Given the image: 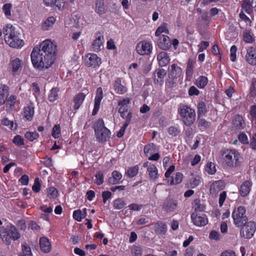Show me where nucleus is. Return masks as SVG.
I'll use <instances>...</instances> for the list:
<instances>
[{
	"label": "nucleus",
	"instance_id": "nucleus-1",
	"mask_svg": "<svg viewBox=\"0 0 256 256\" xmlns=\"http://www.w3.org/2000/svg\"><path fill=\"white\" fill-rule=\"evenodd\" d=\"M56 42L50 39H46L39 46L34 47L30 54L34 67L43 70L51 66L56 59Z\"/></svg>",
	"mask_w": 256,
	"mask_h": 256
},
{
	"label": "nucleus",
	"instance_id": "nucleus-17",
	"mask_svg": "<svg viewBox=\"0 0 256 256\" xmlns=\"http://www.w3.org/2000/svg\"><path fill=\"white\" fill-rule=\"evenodd\" d=\"M34 104L32 103L28 104L24 108L23 116L26 120H31L34 114Z\"/></svg>",
	"mask_w": 256,
	"mask_h": 256
},
{
	"label": "nucleus",
	"instance_id": "nucleus-27",
	"mask_svg": "<svg viewBox=\"0 0 256 256\" xmlns=\"http://www.w3.org/2000/svg\"><path fill=\"white\" fill-rule=\"evenodd\" d=\"M182 72V70L177 65L172 64L170 68L169 76L172 78H174L179 76Z\"/></svg>",
	"mask_w": 256,
	"mask_h": 256
},
{
	"label": "nucleus",
	"instance_id": "nucleus-33",
	"mask_svg": "<svg viewBox=\"0 0 256 256\" xmlns=\"http://www.w3.org/2000/svg\"><path fill=\"white\" fill-rule=\"evenodd\" d=\"M1 122L3 126H6L8 128L12 130H14L17 128L16 124L14 123L12 120H10L6 118H4L2 120Z\"/></svg>",
	"mask_w": 256,
	"mask_h": 256
},
{
	"label": "nucleus",
	"instance_id": "nucleus-60",
	"mask_svg": "<svg viewBox=\"0 0 256 256\" xmlns=\"http://www.w3.org/2000/svg\"><path fill=\"white\" fill-rule=\"evenodd\" d=\"M138 172V168L137 166H134L130 168L126 172V174L130 177L135 176Z\"/></svg>",
	"mask_w": 256,
	"mask_h": 256
},
{
	"label": "nucleus",
	"instance_id": "nucleus-54",
	"mask_svg": "<svg viewBox=\"0 0 256 256\" xmlns=\"http://www.w3.org/2000/svg\"><path fill=\"white\" fill-rule=\"evenodd\" d=\"M237 48L236 46H232L230 49V58L232 62H235L236 60Z\"/></svg>",
	"mask_w": 256,
	"mask_h": 256
},
{
	"label": "nucleus",
	"instance_id": "nucleus-9",
	"mask_svg": "<svg viewBox=\"0 0 256 256\" xmlns=\"http://www.w3.org/2000/svg\"><path fill=\"white\" fill-rule=\"evenodd\" d=\"M22 60L18 58H16L10 62L8 70L12 76L18 75L22 70Z\"/></svg>",
	"mask_w": 256,
	"mask_h": 256
},
{
	"label": "nucleus",
	"instance_id": "nucleus-24",
	"mask_svg": "<svg viewBox=\"0 0 256 256\" xmlns=\"http://www.w3.org/2000/svg\"><path fill=\"white\" fill-rule=\"evenodd\" d=\"M95 11L99 15L104 14L106 10L103 0H96L95 3Z\"/></svg>",
	"mask_w": 256,
	"mask_h": 256
},
{
	"label": "nucleus",
	"instance_id": "nucleus-47",
	"mask_svg": "<svg viewBox=\"0 0 256 256\" xmlns=\"http://www.w3.org/2000/svg\"><path fill=\"white\" fill-rule=\"evenodd\" d=\"M194 64L192 60H189L188 64L186 68V78L190 79L192 76L193 72Z\"/></svg>",
	"mask_w": 256,
	"mask_h": 256
},
{
	"label": "nucleus",
	"instance_id": "nucleus-50",
	"mask_svg": "<svg viewBox=\"0 0 256 256\" xmlns=\"http://www.w3.org/2000/svg\"><path fill=\"white\" fill-rule=\"evenodd\" d=\"M208 238L211 240L218 241L221 239V236L218 232L212 230L209 234Z\"/></svg>",
	"mask_w": 256,
	"mask_h": 256
},
{
	"label": "nucleus",
	"instance_id": "nucleus-23",
	"mask_svg": "<svg viewBox=\"0 0 256 256\" xmlns=\"http://www.w3.org/2000/svg\"><path fill=\"white\" fill-rule=\"evenodd\" d=\"M40 244L41 250L44 252H48L50 251L51 245L49 240L46 238H41L40 240Z\"/></svg>",
	"mask_w": 256,
	"mask_h": 256
},
{
	"label": "nucleus",
	"instance_id": "nucleus-37",
	"mask_svg": "<svg viewBox=\"0 0 256 256\" xmlns=\"http://www.w3.org/2000/svg\"><path fill=\"white\" fill-rule=\"evenodd\" d=\"M86 209L84 208L82 211L77 210L74 212L73 218L78 222H81L82 219L86 216Z\"/></svg>",
	"mask_w": 256,
	"mask_h": 256
},
{
	"label": "nucleus",
	"instance_id": "nucleus-39",
	"mask_svg": "<svg viewBox=\"0 0 256 256\" xmlns=\"http://www.w3.org/2000/svg\"><path fill=\"white\" fill-rule=\"evenodd\" d=\"M148 172L149 176L151 179H155L158 177V170L154 165L152 164L148 166Z\"/></svg>",
	"mask_w": 256,
	"mask_h": 256
},
{
	"label": "nucleus",
	"instance_id": "nucleus-5",
	"mask_svg": "<svg viewBox=\"0 0 256 256\" xmlns=\"http://www.w3.org/2000/svg\"><path fill=\"white\" fill-rule=\"evenodd\" d=\"M94 129L95 136L98 142H103L110 138V132L104 126L102 120H98L96 122Z\"/></svg>",
	"mask_w": 256,
	"mask_h": 256
},
{
	"label": "nucleus",
	"instance_id": "nucleus-59",
	"mask_svg": "<svg viewBox=\"0 0 256 256\" xmlns=\"http://www.w3.org/2000/svg\"><path fill=\"white\" fill-rule=\"evenodd\" d=\"M13 142L18 146H22L24 144V140L22 137L20 135H17L14 137L12 140Z\"/></svg>",
	"mask_w": 256,
	"mask_h": 256
},
{
	"label": "nucleus",
	"instance_id": "nucleus-8",
	"mask_svg": "<svg viewBox=\"0 0 256 256\" xmlns=\"http://www.w3.org/2000/svg\"><path fill=\"white\" fill-rule=\"evenodd\" d=\"M136 50V52L140 55H148L152 51V45L150 42L142 40L137 44Z\"/></svg>",
	"mask_w": 256,
	"mask_h": 256
},
{
	"label": "nucleus",
	"instance_id": "nucleus-16",
	"mask_svg": "<svg viewBox=\"0 0 256 256\" xmlns=\"http://www.w3.org/2000/svg\"><path fill=\"white\" fill-rule=\"evenodd\" d=\"M246 59L250 64L256 66V49L252 47L248 49Z\"/></svg>",
	"mask_w": 256,
	"mask_h": 256
},
{
	"label": "nucleus",
	"instance_id": "nucleus-18",
	"mask_svg": "<svg viewBox=\"0 0 256 256\" xmlns=\"http://www.w3.org/2000/svg\"><path fill=\"white\" fill-rule=\"evenodd\" d=\"M9 94V88L8 86L0 84V106H2L6 101Z\"/></svg>",
	"mask_w": 256,
	"mask_h": 256
},
{
	"label": "nucleus",
	"instance_id": "nucleus-55",
	"mask_svg": "<svg viewBox=\"0 0 256 256\" xmlns=\"http://www.w3.org/2000/svg\"><path fill=\"white\" fill-rule=\"evenodd\" d=\"M239 141L244 144H248L249 141L248 136L244 132L240 133L238 136Z\"/></svg>",
	"mask_w": 256,
	"mask_h": 256
},
{
	"label": "nucleus",
	"instance_id": "nucleus-41",
	"mask_svg": "<svg viewBox=\"0 0 256 256\" xmlns=\"http://www.w3.org/2000/svg\"><path fill=\"white\" fill-rule=\"evenodd\" d=\"M208 78L204 76L199 77L195 84L200 88H204L208 84Z\"/></svg>",
	"mask_w": 256,
	"mask_h": 256
},
{
	"label": "nucleus",
	"instance_id": "nucleus-52",
	"mask_svg": "<svg viewBox=\"0 0 256 256\" xmlns=\"http://www.w3.org/2000/svg\"><path fill=\"white\" fill-rule=\"evenodd\" d=\"M94 182L98 185H100L104 182V175L102 172H98L95 175Z\"/></svg>",
	"mask_w": 256,
	"mask_h": 256
},
{
	"label": "nucleus",
	"instance_id": "nucleus-34",
	"mask_svg": "<svg viewBox=\"0 0 256 256\" xmlns=\"http://www.w3.org/2000/svg\"><path fill=\"white\" fill-rule=\"evenodd\" d=\"M166 72V71L162 68L158 69L155 75L154 80L158 84H161L163 82V80Z\"/></svg>",
	"mask_w": 256,
	"mask_h": 256
},
{
	"label": "nucleus",
	"instance_id": "nucleus-6",
	"mask_svg": "<svg viewBox=\"0 0 256 256\" xmlns=\"http://www.w3.org/2000/svg\"><path fill=\"white\" fill-rule=\"evenodd\" d=\"M232 218L236 226L240 227L243 226L248 220L246 208L243 206L236 208L232 212Z\"/></svg>",
	"mask_w": 256,
	"mask_h": 256
},
{
	"label": "nucleus",
	"instance_id": "nucleus-62",
	"mask_svg": "<svg viewBox=\"0 0 256 256\" xmlns=\"http://www.w3.org/2000/svg\"><path fill=\"white\" fill-rule=\"evenodd\" d=\"M240 18L244 20L246 23V24L248 26L250 27L251 26H252V21L250 19V18L248 17L244 12H241L240 13Z\"/></svg>",
	"mask_w": 256,
	"mask_h": 256
},
{
	"label": "nucleus",
	"instance_id": "nucleus-4",
	"mask_svg": "<svg viewBox=\"0 0 256 256\" xmlns=\"http://www.w3.org/2000/svg\"><path fill=\"white\" fill-rule=\"evenodd\" d=\"M0 236L4 244L9 245L12 240H16L20 235L15 226L12 224H8L6 228L0 229Z\"/></svg>",
	"mask_w": 256,
	"mask_h": 256
},
{
	"label": "nucleus",
	"instance_id": "nucleus-58",
	"mask_svg": "<svg viewBox=\"0 0 256 256\" xmlns=\"http://www.w3.org/2000/svg\"><path fill=\"white\" fill-rule=\"evenodd\" d=\"M248 144L252 149L256 150V133L250 136V141Z\"/></svg>",
	"mask_w": 256,
	"mask_h": 256
},
{
	"label": "nucleus",
	"instance_id": "nucleus-20",
	"mask_svg": "<svg viewBox=\"0 0 256 256\" xmlns=\"http://www.w3.org/2000/svg\"><path fill=\"white\" fill-rule=\"evenodd\" d=\"M56 22V18L54 16L47 18L41 24V28L44 30H48L52 28Z\"/></svg>",
	"mask_w": 256,
	"mask_h": 256
},
{
	"label": "nucleus",
	"instance_id": "nucleus-61",
	"mask_svg": "<svg viewBox=\"0 0 256 256\" xmlns=\"http://www.w3.org/2000/svg\"><path fill=\"white\" fill-rule=\"evenodd\" d=\"M32 190L36 192H38L40 190V184L38 178L34 180V182L32 186Z\"/></svg>",
	"mask_w": 256,
	"mask_h": 256
},
{
	"label": "nucleus",
	"instance_id": "nucleus-56",
	"mask_svg": "<svg viewBox=\"0 0 256 256\" xmlns=\"http://www.w3.org/2000/svg\"><path fill=\"white\" fill-rule=\"evenodd\" d=\"M22 252L20 254V256H32V254L30 247L23 245L22 246Z\"/></svg>",
	"mask_w": 256,
	"mask_h": 256
},
{
	"label": "nucleus",
	"instance_id": "nucleus-3",
	"mask_svg": "<svg viewBox=\"0 0 256 256\" xmlns=\"http://www.w3.org/2000/svg\"><path fill=\"white\" fill-rule=\"evenodd\" d=\"M4 40L10 47L21 48L24 44L23 40L20 38L15 28L11 24H8L4 28Z\"/></svg>",
	"mask_w": 256,
	"mask_h": 256
},
{
	"label": "nucleus",
	"instance_id": "nucleus-36",
	"mask_svg": "<svg viewBox=\"0 0 256 256\" xmlns=\"http://www.w3.org/2000/svg\"><path fill=\"white\" fill-rule=\"evenodd\" d=\"M144 154L148 156L157 152L158 148L154 144H150L144 146Z\"/></svg>",
	"mask_w": 256,
	"mask_h": 256
},
{
	"label": "nucleus",
	"instance_id": "nucleus-29",
	"mask_svg": "<svg viewBox=\"0 0 256 256\" xmlns=\"http://www.w3.org/2000/svg\"><path fill=\"white\" fill-rule=\"evenodd\" d=\"M243 40L247 44H252L254 41V35L251 32V30H246L242 34Z\"/></svg>",
	"mask_w": 256,
	"mask_h": 256
},
{
	"label": "nucleus",
	"instance_id": "nucleus-35",
	"mask_svg": "<svg viewBox=\"0 0 256 256\" xmlns=\"http://www.w3.org/2000/svg\"><path fill=\"white\" fill-rule=\"evenodd\" d=\"M234 126L235 128L238 130L244 128V120L242 116L239 115L236 116L234 121Z\"/></svg>",
	"mask_w": 256,
	"mask_h": 256
},
{
	"label": "nucleus",
	"instance_id": "nucleus-40",
	"mask_svg": "<svg viewBox=\"0 0 256 256\" xmlns=\"http://www.w3.org/2000/svg\"><path fill=\"white\" fill-rule=\"evenodd\" d=\"M12 5L10 3H7L4 4L2 8V11L5 16L10 19L12 17L11 10L12 9Z\"/></svg>",
	"mask_w": 256,
	"mask_h": 256
},
{
	"label": "nucleus",
	"instance_id": "nucleus-44",
	"mask_svg": "<svg viewBox=\"0 0 256 256\" xmlns=\"http://www.w3.org/2000/svg\"><path fill=\"white\" fill-rule=\"evenodd\" d=\"M47 196L50 198H56L58 196V192L54 188H49L47 189Z\"/></svg>",
	"mask_w": 256,
	"mask_h": 256
},
{
	"label": "nucleus",
	"instance_id": "nucleus-13",
	"mask_svg": "<svg viewBox=\"0 0 256 256\" xmlns=\"http://www.w3.org/2000/svg\"><path fill=\"white\" fill-rule=\"evenodd\" d=\"M224 188V184L222 180L214 181L210 185V193L212 196H216Z\"/></svg>",
	"mask_w": 256,
	"mask_h": 256
},
{
	"label": "nucleus",
	"instance_id": "nucleus-53",
	"mask_svg": "<svg viewBox=\"0 0 256 256\" xmlns=\"http://www.w3.org/2000/svg\"><path fill=\"white\" fill-rule=\"evenodd\" d=\"M58 97V90L56 88H52L48 96L49 100L52 102L57 100Z\"/></svg>",
	"mask_w": 256,
	"mask_h": 256
},
{
	"label": "nucleus",
	"instance_id": "nucleus-45",
	"mask_svg": "<svg viewBox=\"0 0 256 256\" xmlns=\"http://www.w3.org/2000/svg\"><path fill=\"white\" fill-rule=\"evenodd\" d=\"M202 181V178L198 176H196L192 178L190 181V186L194 188L200 184Z\"/></svg>",
	"mask_w": 256,
	"mask_h": 256
},
{
	"label": "nucleus",
	"instance_id": "nucleus-15",
	"mask_svg": "<svg viewBox=\"0 0 256 256\" xmlns=\"http://www.w3.org/2000/svg\"><path fill=\"white\" fill-rule=\"evenodd\" d=\"M158 38V46L164 50H168L171 46V41L170 38L166 35H162Z\"/></svg>",
	"mask_w": 256,
	"mask_h": 256
},
{
	"label": "nucleus",
	"instance_id": "nucleus-14",
	"mask_svg": "<svg viewBox=\"0 0 256 256\" xmlns=\"http://www.w3.org/2000/svg\"><path fill=\"white\" fill-rule=\"evenodd\" d=\"M103 98V92L101 88H98L96 90V96L94 98V108L92 112V115L96 114L100 107L101 100Z\"/></svg>",
	"mask_w": 256,
	"mask_h": 256
},
{
	"label": "nucleus",
	"instance_id": "nucleus-21",
	"mask_svg": "<svg viewBox=\"0 0 256 256\" xmlns=\"http://www.w3.org/2000/svg\"><path fill=\"white\" fill-rule=\"evenodd\" d=\"M44 2L46 6H56L58 10H62L64 6V0H44Z\"/></svg>",
	"mask_w": 256,
	"mask_h": 256
},
{
	"label": "nucleus",
	"instance_id": "nucleus-63",
	"mask_svg": "<svg viewBox=\"0 0 256 256\" xmlns=\"http://www.w3.org/2000/svg\"><path fill=\"white\" fill-rule=\"evenodd\" d=\"M132 252L136 256H140L142 254V249L138 246H134L132 248Z\"/></svg>",
	"mask_w": 256,
	"mask_h": 256
},
{
	"label": "nucleus",
	"instance_id": "nucleus-28",
	"mask_svg": "<svg viewBox=\"0 0 256 256\" xmlns=\"http://www.w3.org/2000/svg\"><path fill=\"white\" fill-rule=\"evenodd\" d=\"M169 34V30L168 25L166 24H162L156 30L155 36L157 37H160L162 35H166Z\"/></svg>",
	"mask_w": 256,
	"mask_h": 256
},
{
	"label": "nucleus",
	"instance_id": "nucleus-30",
	"mask_svg": "<svg viewBox=\"0 0 256 256\" xmlns=\"http://www.w3.org/2000/svg\"><path fill=\"white\" fill-rule=\"evenodd\" d=\"M104 36L100 34L98 36L92 44V48L94 51L97 52L100 50L101 46L104 43Z\"/></svg>",
	"mask_w": 256,
	"mask_h": 256
},
{
	"label": "nucleus",
	"instance_id": "nucleus-42",
	"mask_svg": "<svg viewBox=\"0 0 256 256\" xmlns=\"http://www.w3.org/2000/svg\"><path fill=\"white\" fill-rule=\"evenodd\" d=\"M252 0H244L242 4V8L248 13L252 12Z\"/></svg>",
	"mask_w": 256,
	"mask_h": 256
},
{
	"label": "nucleus",
	"instance_id": "nucleus-7",
	"mask_svg": "<svg viewBox=\"0 0 256 256\" xmlns=\"http://www.w3.org/2000/svg\"><path fill=\"white\" fill-rule=\"evenodd\" d=\"M178 112L186 125L190 126L195 120V111L190 107L183 105L180 107Z\"/></svg>",
	"mask_w": 256,
	"mask_h": 256
},
{
	"label": "nucleus",
	"instance_id": "nucleus-22",
	"mask_svg": "<svg viewBox=\"0 0 256 256\" xmlns=\"http://www.w3.org/2000/svg\"><path fill=\"white\" fill-rule=\"evenodd\" d=\"M157 59L158 61L159 64L161 66H166L170 61L168 54L165 52H162L158 54Z\"/></svg>",
	"mask_w": 256,
	"mask_h": 256
},
{
	"label": "nucleus",
	"instance_id": "nucleus-25",
	"mask_svg": "<svg viewBox=\"0 0 256 256\" xmlns=\"http://www.w3.org/2000/svg\"><path fill=\"white\" fill-rule=\"evenodd\" d=\"M129 102L130 100L128 98H124L118 102V106H120L118 112L122 117L124 116V113L127 112Z\"/></svg>",
	"mask_w": 256,
	"mask_h": 256
},
{
	"label": "nucleus",
	"instance_id": "nucleus-48",
	"mask_svg": "<svg viewBox=\"0 0 256 256\" xmlns=\"http://www.w3.org/2000/svg\"><path fill=\"white\" fill-rule=\"evenodd\" d=\"M25 136L26 138L32 142L39 137V134L36 132H28L26 133Z\"/></svg>",
	"mask_w": 256,
	"mask_h": 256
},
{
	"label": "nucleus",
	"instance_id": "nucleus-43",
	"mask_svg": "<svg viewBox=\"0 0 256 256\" xmlns=\"http://www.w3.org/2000/svg\"><path fill=\"white\" fill-rule=\"evenodd\" d=\"M182 178L183 174L180 172H176L172 178L170 184H180L182 182Z\"/></svg>",
	"mask_w": 256,
	"mask_h": 256
},
{
	"label": "nucleus",
	"instance_id": "nucleus-46",
	"mask_svg": "<svg viewBox=\"0 0 256 256\" xmlns=\"http://www.w3.org/2000/svg\"><path fill=\"white\" fill-rule=\"evenodd\" d=\"M154 226L156 230L158 233L164 234L166 231V226L162 222L156 224Z\"/></svg>",
	"mask_w": 256,
	"mask_h": 256
},
{
	"label": "nucleus",
	"instance_id": "nucleus-11",
	"mask_svg": "<svg viewBox=\"0 0 256 256\" xmlns=\"http://www.w3.org/2000/svg\"><path fill=\"white\" fill-rule=\"evenodd\" d=\"M193 224L196 226L201 227L206 226L208 223V219L206 215L194 212L191 215Z\"/></svg>",
	"mask_w": 256,
	"mask_h": 256
},
{
	"label": "nucleus",
	"instance_id": "nucleus-26",
	"mask_svg": "<svg viewBox=\"0 0 256 256\" xmlns=\"http://www.w3.org/2000/svg\"><path fill=\"white\" fill-rule=\"evenodd\" d=\"M86 98V94L80 92L78 94L74 100V110H78Z\"/></svg>",
	"mask_w": 256,
	"mask_h": 256
},
{
	"label": "nucleus",
	"instance_id": "nucleus-2",
	"mask_svg": "<svg viewBox=\"0 0 256 256\" xmlns=\"http://www.w3.org/2000/svg\"><path fill=\"white\" fill-rule=\"evenodd\" d=\"M221 162L226 168H237L241 166L242 158L235 149H225L221 152Z\"/></svg>",
	"mask_w": 256,
	"mask_h": 256
},
{
	"label": "nucleus",
	"instance_id": "nucleus-49",
	"mask_svg": "<svg viewBox=\"0 0 256 256\" xmlns=\"http://www.w3.org/2000/svg\"><path fill=\"white\" fill-rule=\"evenodd\" d=\"M60 134V124H56L52 130V135L54 138H59Z\"/></svg>",
	"mask_w": 256,
	"mask_h": 256
},
{
	"label": "nucleus",
	"instance_id": "nucleus-64",
	"mask_svg": "<svg viewBox=\"0 0 256 256\" xmlns=\"http://www.w3.org/2000/svg\"><path fill=\"white\" fill-rule=\"evenodd\" d=\"M30 89L34 92L35 96H36L38 95L40 92V88L37 84L35 82L32 83L31 85Z\"/></svg>",
	"mask_w": 256,
	"mask_h": 256
},
{
	"label": "nucleus",
	"instance_id": "nucleus-12",
	"mask_svg": "<svg viewBox=\"0 0 256 256\" xmlns=\"http://www.w3.org/2000/svg\"><path fill=\"white\" fill-rule=\"evenodd\" d=\"M85 62L88 67L96 68L101 64V58L96 54H88L85 56Z\"/></svg>",
	"mask_w": 256,
	"mask_h": 256
},
{
	"label": "nucleus",
	"instance_id": "nucleus-19",
	"mask_svg": "<svg viewBox=\"0 0 256 256\" xmlns=\"http://www.w3.org/2000/svg\"><path fill=\"white\" fill-rule=\"evenodd\" d=\"M252 184L250 181L246 180L240 186L239 192L242 197H245L248 195L251 190Z\"/></svg>",
	"mask_w": 256,
	"mask_h": 256
},
{
	"label": "nucleus",
	"instance_id": "nucleus-57",
	"mask_svg": "<svg viewBox=\"0 0 256 256\" xmlns=\"http://www.w3.org/2000/svg\"><path fill=\"white\" fill-rule=\"evenodd\" d=\"M16 101V96L14 95H11L6 100V104L8 106H10L12 108L14 106Z\"/></svg>",
	"mask_w": 256,
	"mask_h": 256
},
{
	"label": "nucleus",
	"instance_id": "nucleus-10",
	"mask_svg": "<svg viewBox=\"0 0 256 256\" xmlns=\"http://www.w3.org/2000/svg\"><path fill=\"white\" fill-rule=\"evenodd\" d=\"M256 230V224L253 222H248L241 230L240 235L246 238H252Z\"/></svg>",
	"mask_w": 256,
	"mask_h": 256
},
{
	"label": "nucleus",
	"instance_id": "nucleus-31",
	"mask_svg": "<svg viewBox=\"0 0 256 256\" xmlns=\"http://www.w3.org/2000/svg\"><path fill=\"white\" fill-rule=\"evenodd\" d=\"M114 87L115 91L119 94H123L126 92V88L121 84V80H116L114 84Z\"/></svg>",
	"mask_w": 256,
	"mask_h": 256
},
{
	"label": "nucleus",
	"instance_id": "nucleus-32",
	"mask_svg": "<svg viewBox=\"0 0 256 256\" xmlns=\"http://www.w3.org/2000/svg\"><path fill=\"white\" fill-rule=\"evenodd\" d=\"M122 178V174L118 171L115 170L112 172V176L108 178V182L112 184H117Z\"/></svg>",
	"mask_w": 256,
	"mask_h": 256
},
{
	"label": "nucleus",
	"instance_id": "nucleus-51",
	"mask_svg": "<svg viewBox=\"0 0 256 256\" xmlns=\"http://www.w3.org/2000/svg\"><path fill=\"white\" fill-rule=\"evenodd\" d=\"M113 203L114 208L117 210L122 208L125 205L124 200L120 198L114 200Z\"/></svg>",
	"mask_w": 256,
	"mask_h": 256
},
{
	"label": "nucleus",
	"instance_id": "nucleus-38",
	"mask_svg": "<svg viewBox=\"0 0 256 256\" xmlns=\"http://www.w3.org/2000/svg\"><path fill=\"white\" fill-rule=\"evenodd\" d=\"M205 171L209 174H214L216 172V164L214 162H208L205 166Z\"/></svg>",
	"mask_w": 256,
	"mask_h": 256
}]
</instances>
